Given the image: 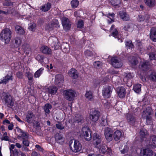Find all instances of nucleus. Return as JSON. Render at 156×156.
I'll return each instance as SVG.
<instances>
[{
	"label": "nucleus",
	"mask_w": 156,
	"mask_h": 156,
	"mask_svg": "<svg viewBox=\"0 0 156 156\" xmlns=\"http://www.w3.org/2000/svg\"><path fill=\"white\" fill-rule=\"evenodd\" d=\"M11 34V31L9 29L6 28L3 30L0 34L1 40L5 43H8L10 40Z\"/></svg>",
	"instance_id": "f257e3e1"
},
{
	"label": "nucleus",
	"mask_w": 156,
	"mask_h": 156,
	"mask_svg": "<svg viewBox=\"0 0 156 156\" xmlns=\"http://www.w3.org/2000/svg\"><path fill=\"white\" fill-rule=\"evenodd\" d=\"M3 98L2 99V101L5 102V104L7 107L13 106L14 102L13 101L11 95L9 93H3Z\"/></svg>",
	"instance_id": "f03ea898"
},
{
	"label": "nucleus",
	"mask_w": 156,
	"mask_h": 156,
	"mask_svg": "<svg viewBox=\"0 0 156 156\" xmlns=\"http://www.w3.org/2000/svg\"><path fill=\"white\" fill-rule=\"evenodd\" d=\"M100 115V112L97 110L93 109L89 115V119L92 122H96L98 119Z\"/></svg>",
	"instance_id": "7ed1b4c3"
},
{
	"label": "nucleus",
	"mask_w": 156,
	"mask_h": 156,
	"mask_svg": "<svg viewBox=\"0 0 156 156\" xmlns=\"http://www.w3.org/2000/svg\"><path fill=\"white\" fill-rule=\"evenodd\" d=\"M82 135L85 139L87 141L90 140L91 138V133L89 127L87 126L84 127L82 128Z\"/></svg>",
	"instance_id": "20e7f679"
},
{
	"label": "nucleus",
	"mask_w": 156,
	"mask_h": 156,
	"mask_svg": "<svg viewBox=\"0 0 156 156\" xmlns=\"http://www.w3.org/2000/svg\"><path fill=\"white\" fill-rule=\"evenodd\" d=\"M82 149V145L78 140H75L73 147H70V150L73 152L77 153L80 151Z\"/></svg>",
	"instance_id": "39448f33"
},
{
	"label": "nucleus",
	"mask_w": 156,
	"mask_h": 156,
	"mask_svg": "<svg viewBox=\"0 0 156 156\" xmlns=\"http://www.w3.org/2000/svg\"><path fill=\"white\" fill-rule=\"evenodd\" d=\"M64 94L66 99L69 101L73 100L75 97L76 93L72 90H65Z\"/></svg>",
	"instance_id": "423d86ee"
},
{
	"label": "nucleus",
	"mask_w": 156,
	"mask_h": 156,
	"mask_svg": "<svg viewBox=\"0 0 156 156\" xmlns=\"http://www.w3.org/2000/svg\"><path fill=\"white\" fill-rule=\"evenodd\" d=\"M113 88L109 86H107L105 87L102 90V95L105 98L110 97Z\"/></svg>",
	"instance_id": "0eeeda50"
},
{
	"label": "nucleus",
	"mask_w": 156,
	"mask_h": 156,
	"mask_svg": "<svg viewBox=\"0 0 156 156\" xmlns=\"http://www.w3.org/2000/svg\"><path fill=\"white\" fill-rule=\"evenodd\" d=\"M111 63L112 66L115 68H119L122 65L121 60L117 57L112 58L111 59Z\"/></svg>",
	"instance_id": "6e6552de"
},
{
	"label": "nucleus",
	"mask_w": 156,
	"mask_h": 156,
	"mask_svg": "<svg viewBox=\"0 0 156 156\" xmlns=\"http://www.w3.org/2000/svg\"><path fill=\"white\" fill-rule=\"evenodd\" d=\"M113 133V130L111 128L108 127L105 129V135L106 139L108 141L112 140Z\"/></svg>",
	"instance_id": "1a4fd4ad"
},
{
	"label": "nucleus",
	"mask_w": 156,
	"mask_h": 156,
	"mask_svg": "<svg viewBox=\"0 0 156 156\" xmlns=\"http://www.w3.org/2000/svg\"><path fill=\"white\" fill-rule=\"evenodd\" d=\"M30 50L29 44L25 42L22 45L21 50L19 51L22 54H23L25 53L26 55H28L30 51Z\"/></svg>",
	"instance_id": "9d476101"
},
{
	"label": "nucleus",
	"mask_w": 156,
	"mask_h": 156,
	"mask_svg": "<svg viewBox=\"0 0 156 156\" xmlns=\"http://www.w3.org/2000/svg\"><path fill=\"white\" fill-rule=\"evenodd\" d=\"M154 153L151 149L147 148L141 150L140 156H153Z\"/></svg>",
	"instance_id": "9b49d317"
},
{
	"label": "nucleus",
	"mask_w": 156,
	"mask_h": 156,
	"mask_svg": "<svg viewBox=\"0 0 156 156\" xmlns=\"http://www.w3.org/2000/svg\"><path fill=\"white\" fill-rule=\"evenodd\" d=\"M62 23L64 28L66 30H69L70 28L71 22L68 18L66 17L62 18Z\"/></svg>",
	"instance_id": "f8f14e48"
},
{
	"label": "nucleus",
	"mask_w": 156,
	"mask_h": 156,
	"mask_svg": "<svg viewBox=\"0 0 156 156\" xmlns=\"http://www.w3.org/2000/svg\"><path fill=\"white\" fill-rule=\"evenodd\" d=\"M35 118V115L32 111H29L26 115V121L28 123H32Z\"/></svg>",
	"instance_id": "ddd939ff"
},
{
	"label": "nucleus",
	"mask_w": 156,
	"mask_h": 156,
	"mask_svg": "<svg viewBox=\"0 0 156 156\" xmlns=\"http://www.w3.org/2000/svg\"><path fill=\"white\" fill-rule=\"evenodd\" d=\"M93 143L95 147H97L99 145H101V143L103 142L101 141V137L97 133H94L93 137Z\"/></svg>",
	"instance_id": "4468645a"
},
{
	"label": "nucleus",
	"mask_w": 156,
	"mask_h": 156,
	"mask_svg": "<svg viewBox=\"0 0 156 156\" xmlns=\"http://www.w3.org/2000/svg\"><path fill=\"white\" fill-rule=\"evenodd\" d=\"M49 40L51 42L52 45L55 47V49H58L60 47V44L57 38L56 37H51Z\"/></svg>",
	"instance_id": "2eb2a0df"
},
{
	"label": "nucleus",
	"mask_w": 156,
	"mask_h": 156,
	"mask_svg": "<svg viewBox=\"0 0 156 156\" xmlns=\"http://www.w3.org/2000/svg\"><path fill=\"white\" fill-rule=\"evenodd\" d=\"M63 81V77L62 75L61 74H58L55 76V83L56 84L60 87Z\"/></svg>",
	"instance_id": "dca6fc26"
},
{
	"label": "nucleus",
	"mask_w": 156,
	"mask_h": 156,
	"mask_svg": "<svg viewBox=\"0 0 156 156\" xmlns=\"http://www.w3.org/2000/svg\"><path fill=\"white\" fill-rule=\"evenodd\" d=\"M55 141L58 143L60 144H62L64 141V138L61 134L57 133L55 136Z\"/></svg>",
	"instance_id": "f3484780"
},
{
	"label": "nucleus",
	"mask_w": 156,
	"mask_h": 156,
	"mask_svg": "<svg viewBox=\"0 0 156 156\" xmlns=\"http://www.w3.org/2000/svg\"><path fill=\"white\" fill-rule=\"evenodd\" d=\"M117 92L119 97L120 98H124L126 95V91L125 88L123 87H118L117 89Z\"/></svg>",
	"instance_id": "a211bd4d"
},
{
	"label": "nucleus",
	"mask_w": 156,
	"mask_h": 156,
	"mask_svg": "<svg viewBox=\"0 0 156 156\" xmlns=\"http://www.w3.org/2000/svg\"><path fill=\"white\" fill-rule=\"evenodd\" d=\"M151 109L150 107H148L143 111L142 113V117L144 118L150 116L151 114Z\"/></svg>",
	"instance_id": "6ab92c4d"
},
{
	"label": "nucleus",
	"mask_w": 156,
	"mask_h": 156,
	"mask_svg": "<svg viewBox=\"0 0 156 156\" xmlns=\"http://www.w3.org/2000/svg\"><path fill=\"white\" fill-rule=\"evenodd\" d=\"M74 122L78 123H81L84 121V118L82 115L80 114H77L75 115L74 118Z\"/></svg>",
	"instance_id": "aec40b11"
},
{
	"label": "nucleus",
	"mask_w": 156,
	"mask_h": 156,
	"mask_svg": "<svg viewBox=\"0 0 156 156\" xmlns=\"http://www.w3.org/2000/svg\"><path fill=\"white\" fill-rule=\"evenodd\" d=\"M126 117L127 122L130 124H133L136 122L135 118L131 114H128Z\"/></svg>",
	"instance_id": "412c9836"
},
{
	"label": "nucleus",
	"mask_w": 156,
	"mask_h": 156,
	"mask_svg": "<svg viewBox=\"0 0 156 156\" xmlns=\"http://www.w3.org/2000/svg\"><path fill=\"white\" fill-rule=\"evenodd\" d=\"M97 147L99 149L100 152L103 154L106 152L108 150V147L104 142H102L101 145H99Z\"/></svg>",
	"instance_id": "4be33fe9"
},
{
	"label": "nucleus",
	"mask_w": 156,
	"mask_h": 156,
	"mask_svg": "<svg viewBox=\"0 0 156 156\" xmlns=\"http://www.w3.org/2000/svg\"><path fill=\"white\" fill-rule=\"evenodd\" d=\"M68 73L69 76L73 78L76 79L78 77L77 71L74 69H71L68 71Z\"/></svg>",
	"instance_id": "5701e85b"
},
{
	"label": "nucleus",
	"mask_w": 156,
	"mask_h": 156,
	"mask_svg": "<svg viewBox=\"0 0 156 156\" xmlns=\"http://www.w3.org/2000/svg\"><path fill=\"white\" fill-rule=\"evenodd\" d=\"M150 37L154 42H156V28L153 27L150 30Z\"/></svg>",
	"instance_id": "b1692460"
},
{
	"label": "nucleus",
	"mask_w": 156,
	"mask_h": 156,
	"mask_svg": "<svg viewBox=\"0 0 156 156\" xmlns=\"http://www.w3.org/2000/svg\"><path fill=\"white\" fill-rule=\"evenodd\" d=\"M145 5L149 8L154 7L156 5L155 0H144Z\"/></svg>",
	"instance_id": "393cba45"
},
{
	"label": "nucleus",
	"mask_w": 156,
	"mask_h": 156,
	"mask_svg": "<svg viewBox=\"0 0 156 156\" xmlns=\"http://www.w3.org/2000/svg\"><path fill=\"white\" fill-rule=\"evenodd\" d=\"M57 90V88L55 86H50L47 88L48 92L51 94H55Z\"/></svg>",
	"instance_id": "a878e982"
},
{
	"label": "nucleus",
	"mask_w": 156,
	"mask_h": 156,
	"mask_svg": "<svg viewBox=\"0 0 156 156\" xmlns=\"http://www.w3.org/2000/svg\"><path fill=\"white\" fill-rule=\"evenodd\" d=\"M110 31L111 33V35L115 38L118 37V32L117 30L115 28L114 25H112L110 28Z\"/></svg>",
	"instance_id": "bb28decb"
},
{
	"label": "nucleus",
	"mask_w": 156,
	"mask_h": 156,
	"mask_svg": "<svg viewBox=\"0 0 156 156\" xmlns=\"http://www.w3.org/2000/svg\"><path fill=\"white\" fill-rule=\"evenodd\" d=\"M41 51L43 53L47 54H51V49L46 46L42 47L41 48Z\"/></svg>",
	"instance_id": "cd10ccee"
},
{
	"label": "nucleus",
	"mask_w": 156,
	"mask_h": 156,
	"mask_svg": "<svg viewBox=\"0 0 156 156\" xmlns=\"http://www.w3.org/2000/svg\"><path fill=\"white\" fill-rule=\"evenodd\" d=\"M26 76H27L28 79V83L29 85L32 84L33 81V74L30 72H27L26 73Z\"/></svg>",
	"instance_id": "c85d7f7f"
},
{
	"label": "nucleus",
	"mask_w": 156,
	"mask_h": 156,
	"mask_svg": "<svg viewBox=\"0 0 156 156\" xmlns=\"http://www.w3.org/2000/svg\"><path fill=\"white\" fill-rule=\"evenodd\" d=\"M12 76L7 75L5 77L3 78L2 79H1L0 81V84L3 83L5 84L9 80H12Z\"/></svg>",
	"instance_id": "c756f323"
},
{
	"label": "nucleus",
	"mask_w": 156,
	"mask_h": 156,
	"mask_svg": "<svg viewBox=\"0 0 156 156\" xmlns=\"http://www.w3.org/2000/svg\"><path fill=\"white\" fill-rule=\"evenodd\" d=\"M120 17L123 20L127 21L129 20V16L125 12L122 11L119 12Z\"/></svg>",
	"instance_id": "7c9ffc66"
},
{
	"label": "nucleus",
	"mask_w": 156,
	"mask_h": 156,
	"mask_svg": "<svg viewBox=\"0 0 156 156\" xmlns=\"http://www.w3.org/2000/svg\"><path fill=\"white\" fill-rule=\"evenodd\" d=\"M22 42V39L20 37H16L14 39V45L17 47H19L20 45Z\"/></svg>",
	"instance_id": "2f4dec72"
},
{
	"label": "nucleus",
	"mask_w": 156,
	"mask_h": 156,
	"mask_svg": "<svg viewBox=\"0 0 156 156\" xmlns=\"http://www.w3.org/2000/svg\"><path fill=\"white\" fill-rule=\"evenodd\" d=\"M129 61L132 66L136 65L138 63L137 58L134 57H130L129 58Z\"/></svg>",
	"instance_id": "473e14b6"
},
{
	"label": "nucleus",
	"mask_w": 156,
	"mask_h": 156,
	"mask_svg": "<svg viewBox=\"0 0 156 156\" xmlns=\"http://www.w3.org/2000/svg\"><path fill=\"white\" fill-rule=\"evenodd\" d=\"M122 136V133L119 130L116 131L114 133L113 136L115 140L116 141L119 140Z\"/></svg>",
	"instance_id": "72a5a7b5"
},
{
	"label": "nucleus",
	"mask_w": 156,
	"mask_h": 156,
	"mask_svg": "<svg viewBox=\"0 0 156 156\" xmlns=\"http://www.w3.org/2000/svg\"><path fill=\"white\" fill-rule=\"evenodd\" d=\"M52 108V105L50 104L47 103L45 104L44 106L43 109L45 112V114H49L50 112V110Z\"/></svg>",
	"instance_id": "f704fd0d"
},
{
	"label": "nucleus",
	"mask_w": 156,
	"mask_h": 156,
	"mask_svg": "<svg viewBox=\"0 0 156 156\" xmlns=\"http://www.w3.org/2000/svg\"><path fill=\"white\" fill-rule=\"evenodd\" d=\"M149 18V16L147 14H145L143 16L142 15H140L138 16L137 20L139 22L143 21L144 20H148Z\"/></svg>",
	"instance_id": "c9c22d12"
},
{
	"label": "nucleus",
	"mask_w": 156,
	"mask_h": 156,
	"mask_svg": "<svg viewBox=\"0 0 156 156\" xmlns=\"http://www.w3.org/2000/svg\"><path fill=\"white\" fill-rule=\"evenodd\" d=\"M66 124V122L62 121L58 122V123L56 124V126L58 129L62 130L64 128Z\"/></svg>",
	"instance_id": "e433bc0d"
},
{
	"label": "nucleus",
	"mask_w": 156,
	"mask_h": 156,
	"mask_svg": "<svg viewBox=\"0 0 156 156\" xmlns=\"http://www.w3.org/2000/svg\"><path fill=\"white\" fill-rule=\"evenodd\" d=\"M28 134L24 131L21 134L18 135L17 137L19 139L22 138L23 140L27 139L28 138Z\"/></svg>",
	"instance_id": "4c0bfd02"
},
{
	"label": "nucleus",
	"mask_w": 156,
	"mask_h": 156,
	"mask_svg": "<svg viewBox=\"0 0 156 156\" xmlns=\"http://www.w3.org/2000/svg\"><path fill=\"white\" fill-rule=\"evenodd\" d=\"M15 30L17 33L21 34H24V31L23 29L19 26H16L15 27Z\"/></svg>",
	"instance_id": "58836bf2"
},
{
	"label": "nucleus",
	"mask_w": 156,
	"mask_h": 156,
	"mask_svg": "<svg viewBox=\"0 0 156 156\" xmlns=\"http://www.w3.org/2000/svg\"><path fill=\"white\" fill-rule=\"evenodd\" d=\"M141 86L140 84H137L134 85L133 90L137 93H139L141 90Z\"/></svg>",
	"instance_id": "ea45409f"
},
{
	"label": "nucleus",
	"mask_w": 156,
	"mask_h": 156,
	"mask_svg": "<svg viewBox=\"0 0 156 156\" xmlns=\"http://www.w3.org/2000/svg\"><path fill=\"white\" fill-rule=\"evenodd\" d=\"M85 96L87 99L90 100L92 101L93 100V96L92 93L90 91H87L85 95Z\"/></svg>",
	"instance_id": "a19ab883"
},
{
	"label": "nucleus",
	"mask_w": 156,
	"mask_h": 156,
	"mask_svg": "<svg viewBox=\"0 0 156 156\" xmlns=\"http://www.w3.org/2000/svg\"><path fill=\"white\" fill-rule=\"evenodd\" d=\"M51 7V4L49 3H47L42 6L41 9L43 11H47L50 9Z\"/></svg>",
	"instance_id": "79ce46f5"
},
{
	"label": "nucleus",
	"mask_w": 156,
	"mask_h": 156,
	"mask_svg": "<svg viewBox=\"0 0 156 156\" xmlns=\"http://www.w3.org/2000/svg\"><path fill=\"white\" fill-rule=\"evenodd\" d=\"M43 70V68H40L35 73L34 75V76L35 78L39 77L41 75L42 73Z\"/></svg>",
	"instance_id": "37998d69"
},
{
	"label": "nucleus",
	"mask_w": 156,
	"mask_h": 156,
	"mask_svg": "<svg viewBox=\"0 0 156 156\" xmlns=\"http://www.w3.org/2000/svg\"><path fill=\"white\" fill-rule=\"evenodd\" d=\"M149 64L148 62H144L141 65V69L144 71H146L147 69Z\"/></svg>",
	"instance_id": "c03bdc74"
},
{
	"label": "nucleus",
	"mask_w": 156,
	"mask_h": 156,
	"mask_svg": "<svg viewBox=\"0 0 156 156\" xmlns=\"http://www.w3.org/2000/svg\"><path fill=\"white\" fill-rule=\"evenodd\" d=\"M133 24L127 25L124 28V30L128 31L131 32L133 30Z\"/></svg>",
	"instance_id": "a18cd8bd"
},
{
	"label": "nucleus",
	"mask_w": 156,
	"mask_h": 156,
	"mask_svg": "<svg viewBox=\"0 0 156 156\" xmlns=\"http://www.w3.org/2000/svg\"><path fill=\"white\" fill-rule=\"evenodd\" d=\"M140 135L142 137H145L148 135L147 130L145 129H142L140 131Z\"/></svg>",
	"instance_id": "49530a36"
},
{
	"label": "nucleus",
	"mask_w": 156,
	"mask_h": 156,
	"mask_svg": "<svg viewBox=\"0 0 156 156\" xmlns=\"http://www.w3.org/2000/svg\"><path fill=\"white\" fill-rule=\"evenodd\" d=\"M149 78L150 80L156 82V73L151 72V73L149 76Z\"/></svg>",
	"instance_id": "de8ad7c7"
},
{
	"label": "nucleus",
	"mask_w": 156,
	"mask_h": 156,
	"mask_svg": "<svg viewBox=\"0 0 156 156\" xmlns=\"http://www.w3.org/2000/svg\"><path fill=\"white\" fill-rule=\"evenodd\" d=\"M15 146V145L14 144H11L10 145V150L11 154H13L14 155L16 156L18 154V151L17 150L15 149L14 150H11V149H13L14 148Z\"/></svg>",
	"instance_id": "09e8293b"
},
{
	"label": "nucleus",
	"mask_w": 156,
	"mask_h": 156,
	"mask_svg": "<svg viewBox=\"0 0 156 156\" xmlns=\"http://www.w3.org/2000/svg\"><path fill=\"white\" fill-rule=\"evenodd\" d=\"M111 3L114 6L119 7L121 3V0H111Z\"/></svg>",
	"instance_id": "8fccbe9b"
},
{
	"label": "nucleus",
	"mask_w": 156,
	"mask_h": 156,
	"mask_svg": "<svg viewBox=\"0 0 156 156\" xmlns=\"http://www.w3.org/2000/svg\"><path fill=\"white\" fill-rule=\"evenodd\" d=\"M79 3V1L77 0H73L71 2V5L74 8L77 7Z\"/></svg>",
	"instance_id": "3c124183"
},
{
	"label": "nucleus",
	"mask_w": 156,
	"mask_h": 156,
	"mask_svg": "<svg viewBox=\"0 0 156 156\" xmlns=\"http://www.w3.org/2000/svg\"><path fill=\"white\" fill-rule=\"evenodd\" d=\"M85 55L86 56H92L93 55H95V52H92L88 50H86L84 52Z\"/></svg>",
	"instance_id": "603ef678"
},
{
	"label": "nucleus",
	"mask_w": 156,
	"mask_h": 156,
	"mask_svg": "<svg viewBox=\"0 0 156 156\" xmlns=\"http://www.w3.org/2000/svg\"><path fill=\"white\" fill-rule=\"evenodd\" d=\"M36 24L34 23H31L29 24L28 29L31 31H34L35 30Z\"/></svg>",
	"instance_id": "864d4df0"
},
{
	"label": "nucleus",
	"mask_w": 156,
	"mask_h": 156,
	"mask_svg": "<svg viewBox=\"0 0 156 156\" xmlns=\"http://www.w3.org/2000/svg\"><path fill=\"white\" fill-rule=\"evenodd\" d=\"M83 22L82 20H80L78 21L77 23V27L80 28H82L83 26Z\"/></svg>",
	"instance_id": "5fc2aeb1"
},
{
	"label": "nucleus",
	"mask_w": 156,
	"mask_h": 156,
	"mask_svg": "<svg viewBox=\"0 0 156 156\" xmlns=\"http://www.w3.org/2000/svg\"><path fill=\"white\" fill-rule=\"evenodd\" d=\"M126 48H132L133 47V45L130 41L126 42Z\"/></svg>",
	"instance_id": "6e6d98bb"
},
{
	"label": "nucleus",
	"mask_w": 156,
	"mask_h": 156,
	"mask_svg": "<svg viewBox=\"0 0 156 156\" xmlns=\"http://www.w3.org/2000/svg\"><path fill=\"white\" fill-rule=\"evenodd\" d=\"M124 76H125V78L127 80H129L131 79L133 77V74H131L130 73H125L124 74Z\"/></svg>",
	"instance_id": "4d7b16f0"
},
{
	"label": "nucleus",
	"mask_w": 156,
	"mask_h": 156,
	"mask_svg": "<svg viewBox=\"0 0 156 156\" xmlns=\"http://www.w3.org/2000/svg\"><path fill=\"white\" fill-rule=\"evenodd\" d=\"M146 118V122L147 125H151L152 123L151 118V116L147 117Z\"/></svg>",
	"instance_id": "13d9d810"
},
{
	"label": "nucleus",
	"mask_w": 156,
	"mask_h": 156,
	"mask_svg": "<svg viewBox=\"0 0 156 156\" xmlns=\"http://www.w3.org/2000/svg\"><path fill=\"white\" fill-rule=\"evenodd\" d=\"M129 147L127 146H125L124 148L121 150H120L122 154H124L127 152L128 151Z\"/></svg>",
	"instance_id": "bf43d9fd"
},
{
	"label": "nucleus",
	"mask_w": 156,
	"mask_h": 156,
	"mask_svg": "<svg viewBox=\"0 0 156 156\" xmlns=\"http://www.w3.org/2000/svg\"><path fill=\"white\" fill-rule=\"evenodd\" d=\"M43 58V56L40 55H38L36 57V59L40 62H42Z\"/></svg>",
	"instance_id": "052dcab7"
},
{
	"label": "nucleus",
	"mask_w": 156,
	"mask_h": 156,
	"mask_svg": "<svg viewBox=\"0 0 156 156\" xmlns=\"http://www.w3.org/2000/svg\"><path fill=\"white\" fill-rule=\"evenodd\" d=\"M4 6H10L13 5V2H6L3 3Z\"/></svg>",
	"instance_id": "680f3d73"
},
{
	"label": "nucleus",
	"mask_w": 156,
	"mask_h": 156,
	"mask_svg": "<svg viewBox=\"0 0 156 156\" xmlns=\"http://www.w3.org/2000/svg\"><path fill=\"white\" fill-rule=\"evenodd\" d=\"M22 142L23 144L25 146L28 147L29 146L30 142L28 140L26 139L23 140Z\"/></svg>",
	"instance_id": "e2e57ef3"
},
{
	"label": "nucleus",
	"mask_w": 156,
	"mask_h": 156,
	"mask_svg": "<svg viewBox=\"0 0 156 156\" xmlns=\"http://www.w3.org/2000/svg\"><path fill=\"white\" fill-rule=\"evenodd\" d=\"M52 24L53 27H56L58 26V22L57 20H53V23H52Z\"/></svg>",
	"instance_id": "0e129e2a"
},
{
	"label": "nucleus",
	"mask_w": 156,
	"mask_h": 156,
	"mask_svg": "<svg viewBox=\"0 0 156 156\" xmlns=\"http://www.w3.org/2000/svg\"><path fill=\"white\" fill-rule=\"evenodd\" d=\"M93 65L94 67L98 68L101 65V62L100 61H96L94 63Z\"/></svg>",
	"instance_id": "69168bd1"
},
{
	"label": "nucleus",
	"mask_w": 156,
	"mask_h": 156,
	"mask_svg": "<svg viewBox=\"0 0 156 156\" xmlns=\"http://www.w3.org/2000/svg\"><path fill=\"white\" fill-rule=\"evenodd\" d=\"M149 56L150 59L151 60L155 59L156 58L155 54L153 53L149 54Z\"/></svg>",
	"instance_id": "338daca9"
},
{
	"label": "nucleus",
	"mask_w": 156,
	"mask_h": 156,
	"mask_svg": "<svg viewBox=\"0 0 156 156\" xmlns=\"http://www.w3.org/2000/svg\"><path fill=\"white\" fill-rule=\"evenodd\" d=\"M16 76L18 78L20 79H22L23 77V74L22 72H18L16 73Z\"/></svg>",
	"instance_id": "774afa93"
}]
</instances>
